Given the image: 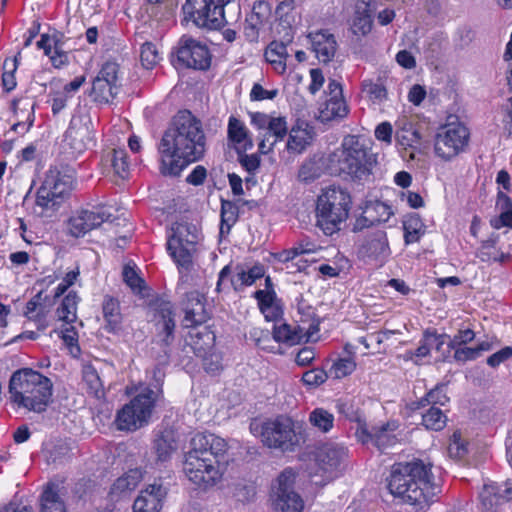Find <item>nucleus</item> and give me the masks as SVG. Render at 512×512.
<instances>
[{
    "label": "nucleus",
    "instance_id": "obj_1",
    "mask_svg": "<svg viewBox=\"0 0 512 512\" xmlns=\"http://www.w3.org/2000/svg\"><path fill=\"white\" fill-rule=\"evenodd\" d=\"M207 149L203 123L191 111L179 110L170 120L157 146L160 172L178 176L190 164L201 160Z\"/></svg>",
    "mask_w": 512,
    "mask_h": 512
},
{
    "label": "nucleus",
    "instance_id": "obj_2",
    "mask_svg": "<svg viewBox=\"0 0 512 512\" xmlns=\"http://www.w3.org/2000/svg\"><path fill=\"white\" fill-rule=\"evenodd\" d=\"M228 450L226 441L215 434L197 433L184 455L183 472L190 482L201 489L217 485L223 477L221 463Z\"/></svg>",
    "mask_w": 512,
    "mask_h": 512
},
{
    "label": "nucleus",
    "instance_id": "obj_3",
    "mask_svg": "<svg viewBox=\"0 0 512 512\" xmlns=\"http://www.w3.org/2000/svg\"><path fill=\"white\" fill-rule=\"evenodd\" d=\"M389 492L403 504L424 510L436 495L432 464L421 459L395 463L387 478Z\"/></svg>",
    "mask_w": 512,
    "mask_h": 512
},
{
    "label": "nucleus",
    "instance_id": "obj_4",
    "mask_svg": "<svg viewBox=\"0 0 512 512\" xmlns=\"http://www.w3.org/2000/svg\"><path fill=\"white\" fill-rule=\"evenodd\" d=\"M8 393L10 402L18 408L42 413L52 401L53 383L39 371L21 368L12 373Z\"/></svg>",
    "mask_w": 512,
    "mask_h": 512
},
{
    "label": "nucleus",
    "instance_id": "obj_5",
    "mask_svg": "<svg viewBox=\"0 0 512 512\" xmlns=\"http://www.w3.org/2000/svg\"><path fill=\"white\" fill-rule=\"evenodd\" d=\"M250 430L260 437L263 445L281 452L296 451L308 437L305 424L287 415H278L262 422L253 421Z\"/></svg>",
    "mask_w": 512,
    "mask_h": 512
},
{
    "label": "nucleus",
    "instance_id": "obj_6",
    "mask_svg": "<svg viewBox=\"0 0 512 512\" xmlns=\"http://www.w3.org/2000/svg\"><path fill=\"white\" fill-rule=\"evenodd\" d=\"M74 175L71 171L50 168L37 190L33 213L40 218H52L68 199L73 186Z\"/></svg>",
    "mask_w": 512,
    "mask_h": 512
},
{
    "label": "nucleus",
    "instance_id": "obj_7",
    "mask_svg": "<svg viewBox=\"0 0 512 512\" xmlns=\"http://www.w3.org/2000/svg\"><path fill=\"white\" fill-rule=\"evenodd\" d=\"M350 208L351 197L346 190L328 187L317 199V225L326 235H333L348 218Z\"/></svg>",
    "mask_w": 512,
    "mask_h": 512
},
{
    "label": "nucleus",
    "instance_id": "obj_8",
    "mask_svg": "<svg viewBox=\"0 0 512 512\" xmlns=\"http://www.w3.org/2000/svg\"><path fill=\"white\" fill-rule=\"evenodd\" d=\"M160 388L144 387L116 415L115 424L122 431H136L149 422L156 403L162 398Z\"/></svg>",
    "mask_w": 512,
    "mask_h": 512
},
{
    "label": "nucleus",
    "instance_id": "obj_9",
    "mask_svg": "<svg viewBox=\"0 0 512 512\" xmlns=\"http://www.w3.org/2000/svg\"><path fill=\"white\" fill-rule=\"evenodd\" d=\"M331 161L337 163V171L356 179H363L371 173L375 160L369 155L364 144L355 136L344 139L340 150L333 153Z\"/></svg>",
    "mask_w": 512,
    "mask_h": 512
},
{
    "label": "nucleus",
    "instance_id": "obj_10",
    "mask_svg": "<svg viewBox=\"0 0 512 512\" xmlns=\"http://www.w3.org/2000/svg\"><path fill=\"white\" fill-rule=\"evenodd\" d=\"M470 130L461 122L441 125L433 138V152L437 158L450 162L468 150Z\"/></svg>",
    "mask_w": 512,
    "mask_h": 512
},
{
    "label": "nucleus",
    "instance_id": "obj_11",
    "mask_svg": "<svg viewBox=\"0 0 512 512\" xmlns=\"http://www.w3.org/2000/svg\"><path fill=\"white\" fill-rule=\"evenodd\" d=\"M199 233L188 223H175L167 241V250L178 267L189 270L193 265Z\"/></svg>",
    "mask_w": 512,
    "mask_h": 512
},
{
    "label": "nucleus",
    "instance_id": "obj_12",
    "mask_svg": "<svg viewBox=\"0 0 512 512\" xmlns=\"http://www.w3.org/2000/svg\"><path fill=\"white\" fill-rule=\"evenodd\" d=\"M232 1L186 0L183 11L197 27L217 30L225 24L224 8Z\"/></svg>",
    "mask_w": 512,
    "mask_h": 512
},
{
    "label": "nucleus",
    "instance_id": "obj_13",
    "mask_svg": "<svg viewBox=\"0 0 512 512\" xmlns=\"http://www.w3.org/2000/svg\"><path fill=\"white\" fill-rule=\"evenodd\" d=\"M251 123L258 129L264 130L258 149L263 155L273 151L275 144L282 141L287 135L288 126L285 117L274 116L262 112L250 114Z\"/></svg>",
    "mask_w": 512,
    "mask_h": 512
},
{
    "label": "nucleus",
    "instance_id": "obj_14",
    "mask_svg": "<svg viewBox=\"0 0 512 512\" xmlns=\"http://www.w3.org/2000/svg\"><path fill=\"white\" fill-rule=\"evenodd\" d=\"M295 474L285 469L272 487V501L276 512H302L304 502L294 491Z\"/></svg>",
    "mask_w": 512,
    "mask_h": 512
},
{
    "label": "nucleus",
    "instance_id": "obj_15",
    "mask_svg": "<svg viewBox=\"0 0 512 512\" xmlns=\"http://www.w3.org/2000/svg\"><path fill=\"white\" fill-rule=\"evenodd\" d=\"M211 59L212 56L206 44L186 35L180 38L176 51V66L207 70L211 65Z\"/></svg>",
    "mask_w": 512,
    "mask_h": 512
},
{
    "label": "nucleus",
    "instance_id": "obj_16",
    "mask_svg": "<svg viewBox=\"0 0 512 512\" xmlns=\"http://www.w3.org/2000/svg\"><path fill=\"white\" fill-rule=\"evenodd\" d=\"M65 141L75 154H81L93 145V124L88 115L77 114L72 117Z\"/></svg>",
    "mask_w": 512,
    "mask_h": 512
},
{
    "label": "nucleus",
    "instance_id": "obj_17",
    "mask_svg": "<svg viewBox=\"0 0 512 512\" xmlns=\"http://www.w3.org/2000/svg\"><path fill=\"white\" fill-rule=\"evenodd\" d=\"M111 216L104 206L81 210L69 219V233L74 237L84 236L89 231L101 226L102 223L109 221Z\"/></svg>",
    "mask_w": 512,
    "mask_h": 512
},
{
    "label": "nucleus",
    "instance_id": "obj_18",
    "mask_svg": "<svg viewBox=\"0 0 512 512\" xmlns=\"http://www.w3.org/2000/svg\"><path fill=\"white\" fill-rule=\"evenodd\" d=\"M479 497L483 512H502V505L512 500V486L508 483L484 484Z\"/></svg>",
    "mask_w": 512,
    "mask_h": 512
},
{
    "label": "nucleus",
    "instance_id": "obj_19",
    "mask_svg": "<svg viewBox=\"0 0 512 512\" xmlns=\"http://www.w3.org/2000/svg\"><path fill=\"white\" fill-rule=\"evenodd\" d=\"M360 252L364 257L383 265L391 254L386 232L376 230L367 235Z\"/></svg>",
    "mask_w": 512,
    "mask_h": 512
},
{
    "label": "nucleus",
    "instance_id": "obj_20",
    "mask_svg": "<svg viewBox=\"0 0 512 512\" xmlns=\"http://www.w3.org/2000/svg\"><path fill=\"white\" fill-rule=\"evenodd\" d=\"M307 38L311 44L316 58L323 63L330 62L337 51V41L328 29H319L308 33Z\"/></svg>",
    "mask_w": 512,
    "mask_h": 512
},
{
    "label": "nucleus",
    "instance_id": "obj_21",
    "mask_svg": "<svg viewBox=\"0 0 512 512\" xmlns=\"http://www.w3.org/2000/svg\"><path fill=\"white\" fill-rule=\"evenodd\" d=\"M347 456V450L339 445L325 444L319 448L316 454V461L320 470L324 474H328L333 478L337 476V472L341 463Z\"/></svg>",
    "mask_w": 512,
    "mask_h": 512
},
{
    "label": "nucleus",
    "instance_id": "obj_22",
    "mask_svg": "<svg viewBox=\"0 0 512 512\" xmlns=\"http://www.w3.org/2000/svg\"><path fill=\"white\" fill-rule=\"evenodd\" d=\"M204 300V296L198 291H191L185 295L182 303L185 312L183 319L185 327H196L208 320L209 315L206 311Z\"/></svg>",
    "mask_w": 512,
    "mask_h": 512
},
{
    "label": "nucleus",
    "instance_id": "obj_23",
    "mask_svg": "<svg viewBox=\"0 0 512 512\" xmlns=\"http://www.w3.org/2000/svg\"><path fill=\"white\" fill-rule=\"evenodd\" d=\"M165 496L166 490L161 484H150L134 500L132 512H160Z\"/></svg>",
    "mask_w": 512,
    "mask_h": 512
},
{
    "label": "nucleus",
    "instance_id": "obj_24",
    "mask_svg": "<svg viewBox=\"0 0 512 512\" xmlns=\"http://www.w3.org/2000/svg\"><path fill=\"white\" fill-rule=\"evenodd\" d=\"M313 137V127L305 121H297L289 131L286 148L289 152L300 154L312 143Z\"/></svg>",
    "mask_w": 512,
    "mask_h": 512
},
{
    "label": "nucleus",
    "instance_id": "obj_25",
    "mask_svg": "<svg viewBox=\"0 0 512 512\" xmlns=\"http://www.w3.org/2000/svg\"><path fill=\"white\" fill-rule=\"evenodd\" d=\"M64 487L58 483L48 482L40 496V512H67L63 496Z\"/></svg>",
    "mask_w": 512,
    "mask_h": 512
},
{
    "label": "nucleus",
    "instance_id": "obj_26",
    "mask_svg": "<svg viewBox=\"0 0 512 512\" xmlns=\"http://www.w3.org/2000/svg\"><path fill=\"white\" fill-rule=\"evenodd\" d=\"M265 276V267L260 263L252 266L238 264L235 267V274L231 278V284L236 291L242 290L246 286H251L256 280Z\"/></svg>",
    "mask_w": 512,
    "mask_h": 512
},
{
    "label": "nucleus",
    "instance_id": "obj_27",
    "mask_svg": "<svg viewBox=\"0 0 512 512\" xmlns=\"http://www.w3.org/2000/svg\"><path fill=\"white\" fill-rule=\"evenodd\" d=\"M397 428L396 422H389L385 425L375 426L370 432L362 430L363 436L361 440L363 443L369 441L373 442L379 449H385L396 442V437L392 434Z\"/></svg>",
    "mask_w": 512,
    "mask_h": 512
},
{
    "label": "nucleus",
    "instance_id": "obj_28",
    "mask_svg": "<svg viewBox=\"0 0 512 512\" xmlns=\"http://www.w3.org/2000/svg\"><path fill=\"white\" fill-rule=\"evenodd\" d=\"M157 329L163 335L162 342L168 346L174 340L175 320L170 303H162L157 310Z\"/></svg>",
    "mask_w": 512,
    "mask_h": 512
},
{
    "label": "nucleus",
    "instance_id": "obj_29",
    "mask_svg": "<svg viewBox=\"0 0 512 512\" xmlns=\"http://www.w3.org/2000/svg\"><path fill=\"white\" fill-rule=\"evenodd\" d=\"M307 328L297 325L292 327L287 323H283L273 328V339L278 343H285L289 346L299 344L304 338H309Z\"/></svg>",
    "mask_w": 512,
    "mask_h": 512
},
{
    "label": "nucleus",
    "instance_id": "obj_30",
    "mask_svg": "<svg viewBox=\"0 0 512 512\" xmlns=\"http://www.w3.org/2000/svg\"><path fill=\"white\" fill-rule=\"evenodd\" d=\"M102 314L105 320V330L117 332L121 328L123 316L118 299L106 295L102 301Z\"/></svg>",
    "mask_w": 512,
    "mask_h": 512
},
{
    "label": "nucleus",
    "instance_id": "obj_31",
    "mask_svg": "<svg viewBox=\"0 0 512 512\" xmlns=\"http://www.w3.org/2000/svg\"><path fill=\"white\" fill-rule=\"evenodd\" d=\"M153 450L157 461L166 462L177 450V441L172 430L165 429L156 435Z\"/></svg>",
    "mask_w": 512,
    "mask_h": 512
},
{
    "label": "nucleus",
    "instance_id": "obj_32",
    "mask_svg": "<svg viewBox=\"0 0 512 512\" xmlns=\"http://www.w3.org/2000/svg\"><path fill=\"white\" fill-rule=\"evenodd\" d=\"M46 297H43V292H38L33 298H31L26 304V310L24 315L31 321L37 324L38 329H45L48 325L47 315L48 308L44 303Z\"/></svg>",
    "mask_w": 512,
    "mask_h": 512
},
{
    "label": "nucleus",
    "instance_id": "obj_33",
    "mask_svg": "<svg viewBox=\"0 0 512 512\" xmlns=\"http://www.w3.org/2000/svg\"><path fill=\"white\" fill-rule=\"evenodd\" d=\"M80 296L75 291L68 292L61 300L56 309V317L59 321L71 325L78 320L77 309Z\"/></svg>",
    "mask_w": 512,
    "mask_h": 512
},
{
    "label": "nucleus",
    "instance_id": "obj_34",
    "mask_svg": "<svg viewBox=\"0 0 512 512\" xmlns=\"http://www.w3.org/2000/svg\"><path fill=\"white\" fill-rule=\"evenodd\" d=\"M142 480V472L140 469H130L128 472L117 478L113 483L110 494L120 498L136 489Z\"/></svg>",
    "mask_w": 512,
    "mask_h": 512
},
{
    "label": "nucleus",
    "instance_id": "obj_35",
    "mask_svg": "<svg viewBox=\"0 0 512 512\" xmlns=\"http://www.w3.org/2000/svg\"><path fill=\"white\" fill-rule=\"evenodd\" d=\"M227 132L229 140L236 144L238 148H241L243 151L253 148V141L245 124L236 117L231 116L229 118Z\"/></svg>",
    "mask_w": 512,
    "mask_h": 512
},
{
    "label": "nucleus",
    "instance_id": "obj_36",
    "mask_svg": "<svg viewBox=\"0 0 512 512\" xmlns=\"http://www.w3.org/2000/svg\"><path fill=\"white\" fill-rule=\"evenodd\" d=\"M348 114V106L343 97H329L320 109L322 121L343 118Z\"/></svg>",
    "mask_w": 512,
    "mask_h": 512
},
{
    "label": "nucleus",
    "instance_id": "obj_37",
    "mask_svg": "<svg viewBox=\"0 0 512 512\" xmlns=\"http://www.w3.org/2000/svg\"><path fill=\"white\" fill-rule=\"evenodd\" d=\"M364 214L357 220L356 227H363L365 225L363 222H369L371 225L376 222H386L392 215V211L388 205L377 201L369 205Z\"/></svg>",
    "mask_w": 512,
    "mask_h": 512
},
{
    "label": "nucleus",
    "instance_id": "obj_38",
    "mask_svg": "<svg viewBox=\"0 0 512 512\" xmlns=\"http://www.w3.org/2000/svg\"><path fill=\"white\" fill-rule=\"evenodd\" d=\"M82 375L87 393L97 399L103 398L105 391L96 368L91 364L84 365Z\"/></svg>",
    "mask_w": 512,
    "mask_h": 512
},
{
    "label": "nucleus",
    "instance_id": "obj_39",
    "mask_svg": "<svg viewBox=\"0 0 512 512\" xmlns=\"http://www.w3.org/2000/svg\"><path fill=\"white\" fill-rule=\"evenodd\" d=\"M405 244L416 243L425 233V225L417 214L409 215L403 221Z\"/></svg>",
    "mask_w": 512,
    "mask_h": 512
},
{
    "label": "nucleus",
    "instance_id": "obj_40",
    "mask_svg": "<svg viewBox=\"0 0 512 512\" xmlns=\"http://www.w3.org/2000/svg\"><path fill=\"white\" fill-rule=\"evenodd\" d=\"M117 94V86L102 80L98 77L92 82V88L90 95L93 97L95 102L108 103Z\"/></svg>",
    "mask_w": 512,
    "mask_h": 512
},
{
    "label": "nucleus",
    "instance_id": "obj_41",
    "mask_svg": "<svg viewBox=\"0 0 512 512\" xmlns=\"http://www.w3.org/2000/svg\"><path fill=\"white\" fill-rule=\"evenodd\" d=\"M445 388L446 387L444 385L436 386L434 389L430 390L425 397L412 402L411 409L418 410L425 408L428 405H432L434 407L435 405L444 406L449 401Z\"/></svg>",
    "mask_w": 512,
    "mask_h": 512
},
{
    "label": "nucleus",
    "instance_id": "obj_42",
    "mask_svg": "<svg viewBox=\"0 0 512 512\" xmlns=\"http://www.w3.org/2000/svg\"><path fill=\"white\" fill-rule=\"evenodd\" d=\"M309 423L322 433H328L334 426V415L324 408H315L309 413Z\"/></svg>",
    "mask_w": 512,
    "mask_h": 512
},
{
    "label": "nucleus",
    "instance_id": "obj_43",
    "mask_svg": "<svg viewBox=\"0 0 512 512\" xmlns=\"http://www.w3.org/2000/svg\"><path fill=\"white\" fill-rule=\"evenodd\" d=\"M239 209L238 206L229 200L221 201V225L220 233H229L232 226L238 220Z\"/></svg>",
    "mask_w": 512,
    "mask_h": 512
},
{
    "label": "nucleus",
    "instance_id": "obj_44",
    "mask_svg": "<svg viewBox=\"0 0 512 512\" xmlns=\"http://www.w3.org/2000/svg\"><path fill=\"white\" fill-rule=\"evenodd\" d=\"M373 26L372 13L355 9L351 24V31L357 36L368 35Z\"/></svg>",
    "mask_w": 512,
    "mask_h": 512
},
{
    "label": "nucleus",
    "instance_id": "obj_45",
    "mask_svg": "<svg viewBox=\"0 0 512 512\" xmlns=\"http://www.w3.org/2000/svg\"><path fill=\"white\" fill-rule=\"evenodd\" d=\"M108 160L111 162V166L114 173L120 178L124 179L129 174V163L127 161V153L123 149H113L107 153Z\"/></svg>",
    "mask_w": 512,
    "mask_h": 512
},
{
    "label": "nucleus",
    "instance_id": "obj_46",
    "mask_svg": "<svg viewBox=\"0 0 512 512\" xmlns=\"http://www.w3.org/2000/svg\"><path fill=\"white\" fill-rule=\"evenodd\" d=\"M447 417L440 408L431 406L422 414V424L426 429L439 431L446 425Z\"/></svg>",
    "mask_w": 512,
    "mask_h": 512
},
{
    "label": "nucleus",
    "instance_id": "obj_47",
    "mask_svg": "<svg viewBox=\"0 0 512 512\" xmlns=\"http://www.w3.org/2000/svg\"><path fill=\"white\" fill-rule=\"evenodd\" d=\"M362 93L373 102H382L387 98V90L380 81L365 79L361 83Z\"/></svg>",
    "mask_w": 512,
    "mask_h": 512
},
{
    "label": "nucleus",
    "instance_id": "obj_48",
    "mask_svg": "<svg viewBox=\"0 0 512 512\" xmlns=\"http://www.w3.org/2000/svg\"><path fill=\"white\" fill-rule=\"evenodd\" d=\"M448 454L452 459H462L467 454V442L462 438L459 431H455L448 444Z\"/></svg>",
    "mask_w": 512,
    "mask_h": 512
},
{
    "label": "nucleus",
    "instance_id": "obj_49",
    "mask_svg": "<svg viewBox=\"0 0 512 512\" xmlns=\"http://www.w3.org/2000/svg\"><path fill=\"white\" fill-rule=\"evenodd\" d=\"M140 60L146 69H152L158 64L160 56L156 46L151 42H146L141 47Z\"/></svg>",
    "mask_w": 512,
    "mask_h": 512
},
{
    "label": "nucleus",
    "instance_id": "obj_50",
    "mask_svg": "<svg viewBox=\"0 0 512 512\" xmlns=\"http://www.w3.org/2000/svg\"><path fill=\"white\" fill-rule=\"evenodd\" d=\"M355 368L356 363L352 358H340L333 363L330 374L336 379H341L350 375Z\"/></svg>",
    "mask_w": 512,
    "mask_h": 512
},
{
    "label": "nucleus",
    "instance_id": "obj_51",
    "mask_svg": "<svg viewBox=\"0 0 512 512\" xmlns=\"http://www.w3.org/2000/svg\"><path fill=\"white\" fill-rule=\"evenodd\" d=\"M271 13L272 9L269 2L258 0L254 2L251 12L247 16L266 25L271 17Z\"/></svg>",
    "mask_w": 512,
    "mask_h": 512
},
{
    "label": "nucleus",
    "instance_id": "obj_52",
    "mask_svg": "<svg viewBox=\"0 0 512 512\" xmlns=\"http://www.w3.org/2000/svg\"><path fill=\"white\" fill-rule=\"evenodd\" d=\"M4 72L2 74V84L3 88L10 92L16 87V79L14 72L17 69V59L14 58L12 60L6 59L3 63Z\"/></svg>",
    "mask_w": 512,
    "mask_h": 512
},
{
    "label": "nucleus",
    "instance_id": "obj_53",
    "mask_svg": "<svg viewBox=\"0 0 512 512\" xmlns=\"http://www.w3.org/2000/svg\"><path fill=\"white\" fill-rule=\"evenodd\" d=\"M321 169L318 164L313 160L305 161L299 168L298 179L302 182L308 183L319 178Z\"/></svg>",
    "mask_w": 512,
    "mask_h": 512
},
{
    "label": "nucleus",
    "instance_id": "obj_54",
    "mask_svg": "<svg viewBox=\"0 0 512 512\" xmlns=\"http://www.w3.org/2000/svg\"><path fill=\"white\" fill-rule=\"evenodd\" d=\"M102 80H107V82L112 85L117 86L119 79V65L116 62L107 61L105 62L98 75L96 76Z\"/></svg>",
    "mask_w": 512,
    "mask_h": 512
},
{
    "label": "nucleus",
    "instance_id": "obj_55",
    "mask_svg": "<svg viewBox=\"0 0 512 512\" xmlns=\"http://www.w3.org/2000/svg\"><path fill=\"white\" fill-rule=\"evenodd\" d=\"M328 378L326 371L315 368L306 371L302 376V382L309 387H317L323 384Z\"/></svg>",
    "mask_w": 512,
    "mask_h": 512
},
{
    "label": "nucleus",
    "instance_id": "obj_56",
    "mask_svg": "<svg viewBox=\"0 0 512 512\" xmlns=\"http://www.w3.org/2000/svg\"><path fill=\"white\" fill-rule=\"evenodd\" d=\"M420 133L413 128L402 129L396 134L397 142L403 147H413L420 142Z\"/></svg>",
    "mask_w": 512,
    "mask_h": 512
},
{
    "label": "nucleus",
    "instance_id": "obj_57",
    "mask_svg": "<svg viewBox=\"0 0 512 512\" xmlns=\"http://www.w3.org/2000/svg\"><path fill=\"white\" fill-rule=\"evenodd\" d=\"M265 25L260 23L259 21H256L249 16H246L244 27H243V33L245 38L250 42H256L259 38V33L261 29L264 28Z\"/></svg>",
    "mask_w": 512,
    "mask_h": 512
},
{
    "label": "nucleus",
    "instance_id": "obj_58",
    "mask_svg": "<svg viewBox=\"0 0 512 512\" xmlns=\"http://www.w3.org/2000/svg\"><path fill=\"white\" fill-rule=\"evenodd\" d=\"M80 275L79 268L77 267L74 270H71L65 274L62 281L58 284L55 289L54 297L62 296L72 285H74Z\"/></svg>",
    "mask_w": 512,
    "mask_h": 512
},
{
    "label": "nucleus",
    "instance_id": "obj_59",
    "mask_svg": "<svg viewBox=\"0 0 512 512\" xmlns=\"http://www.w3.org/2000/svg\"><path fill=\"white\" fill-rule=\"evenodd\" d=\"M191 340H194V338L202 339L203 344L200 346L198 345L197 341H193V346L197 354L205 353L207 349H209L212 345V342L214 340V335H212L209 331L205 330L204 332H195L190 333Z\"/></svg>",
    "mask_w": 512,
    "mask_h": 512
},
{
    "label": "nucleus",
    "instance_id": "obj_60",
    "mask_svg": "<svg viewBox=\"0 0 512 512\" xmlns=\"http://www.w3.org/2000/svg\"><path fill=\"white\" fill-rule=\"evenodd\" d=\"M123 279L132 290L141 291L143 280L138 276L137 272L132 267H124Z\"/></svg>",
    "mask_w": 512,
    "mask_h": 512
},
{
    "label": "nucleus",
    "instance_id": "obj_61",
    "mask_svg": "<svg viewBox=\"0 0 512 512\" xmlns=\"http://www.w3.org/2000/svg\"><path fill=\"white\" fill-rule=\"evenodd\" d=\"M301 3L302 0H283L278 4L276 14L280 20L287 21L289 14L300 6Z\"/></svg>",
    "mask_w": 512,
    "mask_h": 512
},
{
    "label": "nucleus",
    "instance_id": "obj_62",
    "mask_svg": "<svg viewBox=\"0 0 512 512\" xmlns=\"http://www.w3.org/2000/svg\"><path fill=\"white\" fill-rule=\"evenodd\" d=\"M254 297L258 301L259 309L266 308L277 303V297L274 290H257Z\"/></svg>",
    "mask_w": 512,
    "mask_h": 512
},
{
    "label": "nucleus",
    "instance_id": "obj_63",
    "mask_svg": "<svg viewBox=\"0 0 512 512\" xmlns=\"http://www.w3.org/2000/svg\"><path fill=\"white\" fill-rule=\"evenodd\" d=\"M239 162L249 173H254L260 166V158L256 154L239 153Z\"/></svg>",
    "mask_w": 512,
    "mask_h": 512
},
{
    "label": "nucleus",
    "instance_id": "obj_64",
    "mask_svg": "<svg viewBox=\"0 0 512 512\" xmlns=\"http://www.w3.org/2000/svg\"><path fill=\"white\" fill-rule=\"evenodd\" d=\"M475 338V333L471 329L460 330L448 343L450 348L460 347L467 344Z\"/></svg>",
    "mask_w": 512,
    "mask_h": 512
}]
</instances>
